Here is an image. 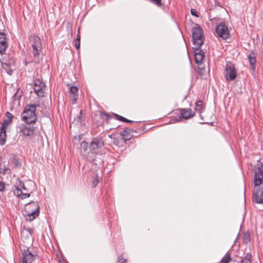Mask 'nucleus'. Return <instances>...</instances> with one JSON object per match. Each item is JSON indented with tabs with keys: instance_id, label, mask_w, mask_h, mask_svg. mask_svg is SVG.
Segmentation results:
<instances>
[{
	"instance_id": "f257e3e1",
	"label": "nucleus",
	"mask_w": 263,
	"mask_h": 263,
	"mask_svg": "<svg viewBox=\"0 0 263 263\" xmlns=\"http://www.w3.org/2000/svg\"><path fill=\"white\" fill-rule=\"evenodd\" d=\"M254 184L255 186H258L253 193L252 200L258 204H263V163L255 171Z\"/></svg>"
},
{
	"instance_id": "f03ea898",
	"label": "nucleus",
	"mask_w": 263,
	"mask_h": 263,
	"mask_svg": "<svg viewBox=\"0 0 263 263\" xmlns=\"http://www.w3.org/2000/svg\"><path fill=\"white\" fill-rule=\"evenodd\" d=\"M30 41L32 43L33 54V62L35 64H39L42 58L41 54L42 44L40 38L37 35H32L30 37Z\"/></svg>"
},
{
	"instance_id": "7ed1b4c3",
	"label": "nucleus",
	"mask_w": 263,
	"mask_h": 263,
	"mask_svg": "<svg viewBox=\"0 0 263 263\" xmlns=\"http://www.w3.org/2000/svg\"><path fill=\"white\" fill-rule=\"evenodd\" d=\"M26 219L33 220L40 214V206L37 202L31 201L26 204Z\"/></svg>"
},
{
	"instance_id": "20e7f679",
	"label": "nucleus",
	"mask_w": 263,
	"mask_h": 263,
	"mask_svg": "<svg viewBox=\"0 0 263 263\" xmlns=\"http://www.w3.org/2000/svg\"><path fill=\"white\" fill-rule=\"evenodd\" d=\"M193 43L196 48L194 49L198 50L204 43V37L203 31L200 27H193L192 30Z\"/></svg>"
},
{
	"instance_id": "39448f33",
	"label": "nucleus",
	"mask_w": 263,
	"mask_h": 263,
	"mask_svg": "<svg viewBox=\"0 0 263 263\" xmlns=\"http://www.w3.org/2000/svg\"><path fill=\"white\" fill-rule=\"evenodd\" d=\"M33 108L34 109V107L26 105L21 114L22 120L26 123H35L37 121V117Z\"/></svg>"
},
{
	"instance_id": "423d86ee",
	"label": "nucleus",
	"mask_w": 263,
	"mask_h": 263,
	"mask_svg": "<svg viewBox=\"0 0 263 263\" xmlns=\"http://www.w3.org/2000/svg\"><path fill=\"white\" fill-rule=\"evenodd\" d=\"M216 32L218 36L223 40H227L230 37L229 30L224 22H220L217 25Z\"/></svg>"
},
{
	"instance_id": "0eeeda50",
	"label": "nucleus",
	"mask_w": 263,
	"mask_h": 263,
	"mask_svg": "<svg viewBox=\"0 0 263 263\" xmlns=\"http://www.w3.org/2000/svg\"><path fill=\"white\" fill-rule=\"evenodd\" d=\"M19 133L22 136H29L33 135L34 127L32 126L31 124H21L18 127Z\"/></svg>"
},
{
	"instance_id": "6e6552de",
	"label": "nucleus",
	"mask_w": 263,
	"mask_h": 263,
	"mask_svg": "<svg viewBox=\"0 0 263 263\" xmlns=\"http://www.w3.org/2000/svg\"><path fill=\"white\" fill-rule=\"evenodd\" d=\"M104 141L101 137H97L92 139L89 144V150L91 152L103 147Z\"/></svg>"
},
{
	"instance_id": "1a4fd4ad",
	"label": "nucleus",
	"mask_w": 263,
	"mask_h": 263,
	"mask_svg": "<svg viewBox=\"0 0 263 263\" xmlns=\"http://www.w3.org/2000/svg\"><path fill=\"white\" fill-rule=\"evenodd\" d=\"M45 84L40 79H36L34 82L33 89L39 97H43Z\"/></svg>"
},
{
	"instance_id": "9d476101",
	"label": "nucleus",
	"mask_w": 263,
	"mask_h": 263,
	"mask_svg": "<svg viewBox=\"0 0 263 263\" xmlns=\"http://www.w3.org/2000/svg\"><path fill=\"white\" fill-rule=\"evenodd\" d=\"M20 263H32L35 259V255H33L28 248L24 249Z\"/></svg>"
},
{
	"instance_id": "9b49d317",
	"label": "nucleus",
	"mask_w": 263,
	"mask_h": 263,
	"mask_svg": "<svg viewBox=\"0 0 263 263\" xmlns=\"http://www.w3.org/2000/svg\"><path fill=\"white\" fill-rule=\"evenodd\" d=\"M226 79L228 81H233L236 77V71L234 66L231 64H227L226 66Z\"/></svg>"
},
{
	"instance_id": "f8f14e48",
	"label": "nucleus",
	"mask_w": 263,
	"mask_h": 263,
	"mask_svg": "<svg viewBox=\"0 0 263 263\" xmlns=\"http://www.w3.org/2000/svg\"><path fill=\"white\" fill-rule=\"evenodd\" d=\"M100 116L102 119H104V117H105V120H107L108 119H110L111 118V116H116L117 119L118 120H120L121 121H122L123 122H126V123H133V121L132 120H129L128 119H127L126 118L120 116L119 115H117L116 114L112 113V115H110L109 114H107V112L105 111H100Z\"/></svg>"
},
{
	"instance_id": "ddd939ff",
	"label": "nucleus",
	"mask_w": 263,
	"mask_h": 263,
	"mask_svg": "<svg viewBox=\"0 0 263 263\" xmlns=\"http://www.w3.org/2000/svg\"><path fill=\"white\" fill-rule=\"evenodd\" d=\"M195 48H196V46L193 47L195 62L198 64H201L204 57V53L200 48L196 50L194 49Z\"/></svg>"
},
{
	"instance_id": "4468645a",
	"label": "nucleus",
	"mask_w": 263,
	"mask_h": 263,
	"mask_svg": "<svg viewBox=\"0 0 263 263\" xmlns=\"http://www.w3.org/2000/svg\"><path fill=\"white\" fill-rule=\"evenodd\" d=\"M8 47V43L6 41V35L5 33H0V53L4 54Z\"/></svg>"
},
{
	"instance_id": "2eb2a0df",
	"label": "nucleus",
	"mask_w": 263,
	"mask_h": 263,
	"mask_svg": "<svg viewBox=\"0 0 263 263\" xmlns=\"http://www.w3.org/2000/svg\"><path fill=\"white\" fill-rule=\"evenodd\" d=\"M78 88L75 86H72L70 87V92L72 95L71 99L72 104H76L78 100Z\"/></svg>"
},
{
	"instance_id": "dca6fc26",
	"label": "nucleus",
	"mask_w": 263,
	"mask_h": 263,
	"mask_svg": "<svg viewBox=\"0 0 263 263\" xmlns=\"http://www.w3.org/2000/svg\"><path fill=\"white\" fill-rule=\"evenodd\" d=\"M180 114L181 117L186 119H190L194 115L191 109H181Z\"/></svg>"
},
{
	"instance_id": "f3484780",
	"label": "nucleus",
	"mask_w": 263,
	"mask_h": 263,
	"mask_svg": "<svg viewBox=\"0 0 263 263\" xmlns=\"http://www.w3.org/2000/svg\"><path fill=\"white\" fill-rule=\"evenodd\" d=\"M134 130L126 127L124 130L120 132V134L122 136L124 139V140H129L130 137H132L131 133L133 132Z\"/></svg>"
},
{
	"instance_id": "a211bd4d",
	"label": "nucleus",
	"mask_w": 263,
	"mask_h": 263,
	"mask_svg": "<svg viewBox=\"0 0 263 263\" xmlns=\"http://www.w3.org/2000/svg\"><path fill=\"white\" fill-rule=\"evenodd\" d=\"M6 130L4 131L0 129V145H4L6 141Z\"/></svg>"
},
{
	"instance_id": "6ab92c4d",
	"label": "nucleus",
	"mask_w": 263,
	"mask_h": 263,
	"mask_svg": "<svg viewBox=\"0 0 263 263\" xmlns=\"http://www.w3.org/2000/svg\"><path fill=\"white\" fill-rule=\"evenodd\" d=\"M249 61L250 64V67L251 69L253 71L255 70V63H256V59L254 56L252 57L250 54L248 56Z\"/></svg>"
},
{
	"instance_id": "aec40b11",
	"label": "nucleus",
	"mask_w": 263,
	"mask_h": 263,
	"mask_svg": "<svg viewBox=\"0 0 263 263\" xmlns=\"http://www.w3.org/2000/svg\"><path fill=\"white\" fill-rule=\"evenodd\" d=\"M0 173L3 175L10 174L11 173L10 169L5 165L2 166L0 164Z\"/></svg>"
},
{
	"instance_id": "412c9836",
	"label": "nucleus",
	"mask_w": 263,
	"mask_h": 263,
	"mask_svg": "<svg viewBox=\"0 0 263 263\" xmlns=\"http://www.w3.org/2000/svg\"><path fill=\"white\" fill-rule=\"evenodd\" d=\"M203 103L202 101L199 100L197 101L195 103V109L200 113L203 110Z\"/></svg>"
},
{
	"instance_id": "4be33fe9",
	"label": "nucleus",
	"mask_w": 263,
	"mask_h": 263,
	"mask_svg": "<svg viewBox=\"0 0 263 263\" xmlns=\"http://www.w3.org/2000/svg\"><path fill=\"white\" fill-rule=\"evenodd\" d=\"M12 121L10 120V119H4L3 123H2V126L0 129H2V130L4 131L7 129L8 126L12 123Z\"/></svg>"
},
{
	"instance_id": "5701e85b",
	"label": "nucleus",
	"mask_w": 263,
	"mask_h": 263,
	"mask_svg": "<svg viewBox=\"0 0 263 263\" xmlns=\"http://www.w3.org/2000/svg\"><path fill=\"white\" fill-rule=\"evenodd\" d=\"M15 193L17 194V196H19L22 195V199L28 198L30 195V193H23L22 191L20 189H16Z\"/></svg>"
},
{
	"instance_id": "b1692460",
	"label": "nucleus",
	"mask_w": 263,
	"mask_h": 263,
	"mask_svg": "<svg viewBox=\"0 0 263 263\" xmlns=\"http://www.w3.org/2000/svg\"><path fill=\"white\" fill-rule=\"evenodd\" d=\"M84 118V116L83 115L82 110H81L79 112V115H78L77 117L75 119L77 122L80 123L81 124H83V119Z\"/></svg>"
},
{
	"instance_id": "393cba45",
	"label": "nucleus",
	"mask_w": 263,
	"mask_h": 263,
	"mask_svg": "<svg viewBox=\"0 0 263 263\" xmlns=\"http://www.w3.org/2000/svg\"><path fill=\"white\" fill-rule=\"evenodd\" d=\"M88 147H89V145L88 144V143L87 141L84 140L81 142V147L84 151V152H87Z\"/></svg>"
},
{
	"instance_id": "a878e982",
	"label": "nucleus",
	"mask_w": 263,
	"mask_h": 263,
	"mask_svg": "<svg viewBox=\"0 0 263 263\" xmlns=\"http://www.w3.org/2000/svg\"><path fill=\"white\" fill-rule=\"evenodd\" d=\"M231 260V257L230 254L227 253L221 260V263H229Z\"/></svg>"
},
{
	"instance_id": "bb28decb",
	"label": "nucleus",
	"mask_w": 263,
	"mask_h": 263,
	"mask_svg": "<svg viewBox=\"0 0 263 263\" xmlns=\"http://www.w3.org/2000/svg\"><path fill=\"white\" fill-rule=\"evenodd\" d=\"M150 1L158 7H161L163 5L162 0H150Z\"/></svg>"
},
{
	"instance_id": "cd10ccee",
	"label": "nucleus",
	"mask_w": 263,
	"mask_h": 263,
	"mask_svg": "<svg viewBox=\"0 0 263 263\" xmlns=\"http://www.w3.org/2000/svg\"><path fill=\"white\" fill-rule=\"evenodd\" d=\"M250 234L248 233H245L243 235V241L244 242L247 243L250 241Z\"/></svg>"
},
{
	"instance_id": "c85d7f7f",
	"label": "nucleus",
	"mask_w": 263,
	"mask_h": 263,
	"mask_svg": "<svg viewBox=\"0 0 263 263\" xmlns=\"http://www.w3.org/2000/svg\"><path fill=\"white\" fill-rule=\"evenodd\" d=\"M117 263H126V260L123 258L122 256L120 255L118 257Z\"/></svg>"
},
{
	"instance_id": "c756f323",
	"label": "nucleus",
	"mask_w": 263,
	"mask_h": 263,
	"mask_svg": "<svg viewBox=\"0 0 263 263\" xmlns=\"http://www.w3.org/2000/svg\"><path fill=\"white\" fill-rule=\"evenodd\" d=\"M191 13L192 15H194L197 17H199L198 13L195 9L192 8L191 9Z\"/></svg>"
},
{
	"instance_id": "7c9ffc66",
	"label": "nucleus",
	"mask_w": 263,
	"mask_h": 263,
	"mask_svg": "<svg viewBox=\"0 0 263 263\" xmlns=\"http://www.w3.org/2000/svg\"><path fill=\"white\" fill-rule=\"evenodd\" d=\"M6 116L7 118V119H10V120L12 121V119L13 118V116L12 114H11L9 111H7L6 113Z\"/></svg>"
},
{
	"instance_id": "2f4dec72",
	"label": "nucleus",
	"mask_w": 263,
	"mask_h": 263,
	"mask_svg": "<svg viewBox=\"0 0 263 263\" xmlns=\"http://www.w3.org/2000/svg\"><path fill=\"white\" fill-rule=\"evenodd\" d=\"M74 46L77 50H79L80 47V41L76 40L74 42Z\"/></svg>"
},
{
	"instance_id": "473e14b6",
	"label": "nucleus",
	"mask_w": 263,
	"mask_h": 263,
	"mask_svg": "<svg viewBox=\"0 0 263 263\" xmlns=\"http://www.w3.org/2000/svg\"><path fill=\"white\" fill-rule=\"evenodd\" d=\"M13 161L15 167H19L21 165V164L17 159L14 158Z\"/></svg>"
},
{
	"instance_id": "72a5a7b5",
	"label": "nucleus",
	"mask_w": 263,
	"mask_h": 263,
	"mask_svg": "<svg viewBox=\"0 0 263 263\" xmlns=\"http://www.w3.org/2000/svg\"><path fill=\"white\" fill-rule=\"evenodd\" d=\"M27 106H31L32 107H34V109H33V110L34 112H35L36 108L40 107L39 103L35 104H27Z\"/></svg>"
},
{
	"instance_id": "f704fd0d",
	"label": "nucleus",
	"mask_w": 263,
	"mask_h": 263,
	"mask_svg": "<svg viewBox=\"0 0 263 263\" xmlns=\"http://www.w3.org/2000/svg\"><path fill=\"white\" fill-rule=\"evenodd\" d=\"M5 189V183L0 181V192H2Z\"/></svg>"
},
{
	"instance_id": "c9c22d12",
	"label": "nucleus",
	"mask_w": 263,
	"mask_h": 263,
	"mask_svg": "<svg viewBox=\"0 0 263 263\" xmlns=\"http://www.w3.org/2000/svg\"><path fill=\"white\" fill-rule=\"evenodd\" d=\"M252 258V255L250 253H248L246 256L245 257L244 259L247 260H251V258Z\"/></svg>"
},
{
	"instance_id": "e433bc0d",
	"label": "nucleus",
	"mask_w": 263,
	"mask_h": 263,
	"mask_svg": "<svg viewBox=\"0 0 263 263\" xmlns=\"http://www.w3.org/2000/svg\"><path fill=\"white\" fill-rule=\"evenodd\" d=\"M98 182H99V181L97 178H96L95 179H94V180L92 181V187H95L97 186Z\"/></svg>"
},
{
	"instance_id": "4c0bfd02",
	"label": "nucleus",
	"mask_w": 263,
	"mask_h": 263,
	"mask_svg": "<svg viewBox=\"0 0 263 263\" xmlns=\"http://www.w3.org/2000/svg\"><path fill=\"white\" fill-rule=\"evenodd\" d=\"M9 66V64L6 63L2 62V67L3 68H6Z\"/></svg>"
},
{
	"instance_id": "58836bf2",
	"label": "nucleus",
	"mask_w": 263,
	"mask_h": 263,
	"mask_svg": "<svg viewBox=\"0 0 263 263\" xmlns=\"http://www.w3.org/2000/svg\"><path fill=\"white\" fill-rule=\"evenodd\" d=\"M239 263H251V260L242 259Z\"/></svg>"
},
{
	"instance_id": "ea45409f",
	"label": "nucleus",
	"mask_w": 263,
	"mask_h": 263,
	"mask_svg": "<svg viewBox=\"0 0 263 263\" xmlns=\"http://www.w3.org/2000/svg\"><path fill=\"white\" fill-rule=\"evenodd\" d=\"M21 97V96H18L17 95L16 93H15L14 96H13V97L15 99H19L20 98V97Z\"/></svg>"
},
{
	"instance_id": "a19ab883",
	"label": "nucleus",
	"mask_w": 263,
	"mask_h": 263,
	"mask_svg": "<svg viewBox=\"0 0 263 263\" xmlns=\"http://www.w3.org/2000/svg\"><path fill=\"white\" fill-rule=\"evenodd\" d=\"M76 40H78L79 41H80V40H81V36H80V33L79 32L77 34V38Z\"/></svg>"
},
{
	"instance_id": "79ce46f5",
	"label": "nucleus",
	"mask_w": 263,
	"mask_h": 263,
	"mask_svg": "<svg viewBox=\"0 0 263 263\" xmlns=\"http://www.w3.org/2000/svg\"><path fill=\"white\" fill-rule=\"evenodd\" d=\"M22 189L24 190H27L24 184L23 183H22Z\"/></svg>"
},
{
	"instance_id": "37998d69",
	"label": "nucleus",
	"mask_w": 263,
	"mask_h": 263,
	"mask_svg": "<svg viewBox=\"0 0 263 263\" xmlns=\"http://www.w3.org/2000/svg\"><path fill=\"white\" fill-rule=\"evenodd\" d=\"M27 231L31 234L33 231V230L32 229H28Z\"/></svg>"
},
{
	"instance_id": "c03bdc74",
	"label": "nucleus",
	"mask_w": 263,
	"mask_h": 263,
	"mask_svg": "<svg viewBox=\"0 0 263 263\" xmlns=\"http://www.w3.org/2000/svg\"><path fill=\"white\" fill-rule=\"evenodd\" d=\"M24 63H25V65L27 66L28 65V62L25 61L24 62Z\"/></svg>"
},
{
	"instance_id": "a18cd8bd",
	"label": "nucleus",
	"mask_w": 263,
	"mask_h": 263,
	"mask_svg": "<svg viewBox=\"0 0 263 263\" xmlns=\"http://www.w3.org/2000/svg\"><path fill=\"white\" fill-rule=\"evenodd\" d=\"M114 143H117V141H115V140L114 141Z\"/></svg>"
},
{
	"instance_id": "49530a36",
	"label": "nucleus",
	"mask_w": 263,
	"mask_h": 263,
	"mask_svg": "<svg viewBox=\"0 0 263 263\" xmlns=\"http://www.w3.org/2000/svg\"><path fill=\"white\" fill-rule=\"evenodd\" d=\"M114 143H117V141H115V140L114 141Z\"/></svg>"
},
{
	"instance_id": "de8ad7c7",
	"label": "nucleus",
	"mask_w": 263,
	"mask_h": 263,
	"mask_svg": "<svg viewBox=\"0 0 263 263\" xmlns=\"http://www.w3.org/2000/svg\"><path fill=\"white\" fill-rule=\"evenodd\" d=\"M109 137L110 138H111V135H109Z\"/></svg>"
}]
</instances>
